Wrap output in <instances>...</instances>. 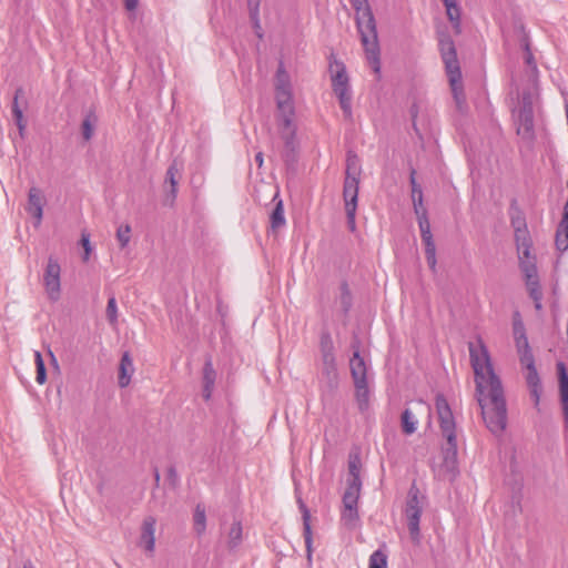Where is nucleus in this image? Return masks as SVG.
Instances as JSON below:
<instances>
[{"label": "nucleus", "instance_id": "nucleus-64", "mask_svg": "<svg viewBox=\"0 0 568 568\" xmlns=\"http://www.w3.org/2000/svg\"><path fill=\"white\" fill-rule=\"evenodd\" d=\"M23 568H36V567L33 566V564L30 560H28L24 562Z\"/></svg>", "mask_w": 568, "mask_h": 568}, {"label": "nucleus", "instance_id": "nucleus-39", "mask_svg": "<svg viewBox=\"0 0 568 568\" xmlns=\"http://www.w3.org/2000/svg\"><path fill=\"white\" fill-rule=\"evenodd\" d=\"M369 568H387L386 555L381 550L374 551L369 557Z\"/></svg>", "mask_w": 568, "mask_h": 568}, {"label": "nucleus", "instance_id": "nucleus-31", "mask_svg": "<svg viewBox=\"0 0 568 568\" xmlns=\"http://www.w3.org/2000/svg\"><path fill=\"white\" fill-rule=\"evenodd\" d=\"M341 520L343 525L348 529L355 528L359 520L357 507L343 508L341 514Z\"/></svg>", "mask_w": 568, "mask_h": 568}, {"label": "nucleus", "instance_id": "nucleus-12", "mask_svg": "<svg viewBox=\"0 0 568 568\" xmlns=\"http://www.w3.org/2000/svg\"><path fill=\"white\" fill-rule=\"evenodd\" d=\"M155 525L154 517L149 516L143 520L139 545L149 554H153L155 548Z\"/></svg>", "mask_w": 568, "mask_h": 568}, {"label": "nucleus", "instance_id": "nucleus-17", "mask_svg": "<svg viewBox=\"0 0 568 568\" xmlns=\"http://www.w3.org/2000/svg\"><path fill=\"white\" fill-rule=\"evenodd\" d=\"M133 373H134L133 359L129 352H124L122 354L120 365H119V376H118L119 386L122 388L126 387L131 382V377H132Z\"/></svg>", "mask_w": 568, "mask_h": 568}, {"label": "nucleus", "instance_id": "nucleus-7", "mask_svg": "<svg viewBox=\"0 0 568 568\" xmlns=\"http://www.w3.org/2000/svg\"><path fill=\"white\" fill-rule=\"evenodd\" d=\"M275 100L277 108L290 109V103H294L291 78L283 61H280L275 74Z\"/></svg>", "mask_w": 568, "mask_h": 568}, {"label": "nucleus", "instance_id": "nucleus-61", "mask_svg": "<svg viewBox=\"0 0 568 568\" xmlns=\"http://www.w3.org/2000/svg\"><path fill=\"white\" fill-rule=\"evenodd\" d=\"M34 361H36V366L39 365V364L44 363L43 358H42V355H41V353L39 351L34 352Z\"/></svg>", "mask_w": 568, "mask_h": 568}, {"label": "nucleus", "instance_id": "nucleus-24", "mask_svg": "<svg viewBox=\"0 0 568 568\" xmlns=\"http://www.w3.org/2000/svg\"><path fill=\"white\" fill-rule=\"evenodd\" d=\"M332 87L336 95H343L349 92L348 77L344 67L332 77Z\"/></svg>", "mask_w": 568, "mask_h": 568}, {"label": "nucleus", "instance_id": "nucleus-44", "mask_svg": "<svg viewBox=\"0 0 568 568\" xmlns=\"http://www.w3.org/2000/svg\"><path fill=\"white\" fill-rule=\"evenodd\" d=\"M530 247H531V243H530V240H529V236H526L524 234V237H523V242L521 244H518V251H519V258L521 257L523 260L525 261H530L531 255H530Z\"/></svg>", "mask_w": 568, "mask_h": 568}, {"label": "nucleus", "instance_id": "nucleus-10", "mask_svg": "<svg viewBox=\"0 0 568 568\" xmlns=\"http://www.w3.org/2000/svg\"><path fill=\"white\" fill-rule=\"evenodd\" d=\"M282 118V138L285 141V146L293 150L295 126L293 123L294 103H290V109L277 108Z\"/></svg>", "mask_w": 568, "mask_h": 568}, {"label": "nucleus", "instance_id": "nucleus-2", "mask_svg": "<svg viewBox=\"0 0 568 568\" xmlns=\"http://www.w3.org/2000/svg\"><path fill=\"white\" fill-rule=\"evenodd\" d=\"M355 10V20L366 59L375 73L381 72V50L377 37L376 21L368 0H351Z\"/></svg>", "mask_w": 568, "mask_h": 568}, {"label": "nucleus", "instance_id": "nucleus-16", "mask_svg": "<svg viewBox=\"0 0 568 568\" xmlns=\"http://www.w3.org/2000/svg\"><path fill=\"white\" fill-rule=\"evenodd\" d=\"M525 381L529 388L530 396L535 407H538L542 393L541 381L536 367L528 368L525 372Z\"/></svg>", "mask_w": 568, "mask_h": 568}, {"label": "nucleus", "instance_id": "nucleus-22", "mask_svg": "<svg viewBox=\"0 0 568 568\" xmlns=\"http://www.w3.org/2000/svg\"><path fill=\"white\" fill-rule=\"evenodd\" d=\"M24 95V91L22 88H18L14 92L13 101H12V115L16 122V125L19 129V133L23 136L24 130L27 128V122L23 116V111L19 105V99Z\"/></svg>", "mask_w": 568, "mask_h": 568}, {"label": "nucleus", "instance_id": "nucleus-54", "mask_svg": "<svg viewBox=\"0 0 568 568\" xmlns=\"http://www.w3.org/2000/svg\"><path fill=\"white\" fill-rule=\"evenodd\" d=\"M250 19L252 21L253 29H254L256 36L260 39H262L263 38V32H262V27H261V21H260V13H256V16L250 14Z\"/></svg>", "mask_w": 568, "mask_h": 568}, {"label": "nucleus", "instance_id": "nucleus-21", "mask_svg": "<svg viewBox=\"0 0 568 568\" xmlns=\"http://www.w3.org/2000/svg\"><path fill=\"white\" fill-rule=\"evenodd\" d=\"M216 378V372L213 367L212 361L209 358L205 361L204 367H203V398L205 400H209L212 396V392L214 388Z\"/></svg>", "mask_w": 568, "mask_h": 568}, {"label": "nucleus", "instance_id": "nucleus-55", "mask_svg": "<svg viewBox=\"0 0 568 568\" xmlns=\"http://www.w3.org/2000/svg\"><path fill=\"white\" fill-rule=\"evenodd\" d=\"M36 367H37L36 381L39 384H43L47 381L45 365H44V363H42V364L37 365Z\"/></svg>", "mask_w": 568, "mask_h": 568}, {"label": "nucleus", "instance_id": "nucleus-6", "mask_svg": "<svg viewBox=\"0 0 568 568\" xmlns=\"http://www.w3.org/2000/svg\"><path fill=\"white\" fill-rule=\"evenodd\" d=\"M517 134L524 139L534 138V106L530 92H524L521 95L517 116Z\"/></svg>", "mask_w": 568, "mask_h": 568}, {"label": "nucleus", "instance_id": "nucleus-63", "mask_svg": "<svg viewBox=\"0 0 568 568\" xmlns=\"http://www.w3.org/2000/svg\"><path fill=\"white\" fill-rule=\"evenodd\" d=\"M255 162L257 163V165L261 168L262 164H263V153L262 152H258L256 155H255Z\"/></svg>", "mask_w": 568, "mask_h": 568}, {"label": "nucleus", "instance_id": "nucleus-1", "mask_svg": "<svg viewBox=\"0 0 568 568\" xmlns=\"http://www.w3.org/2000/svg\"><path fill=\"white\" fill-rule=\"evenodd\" d=\"M475 374L476 397L487 428L500 435L507 426V405L500 378L496 375L489 352L479 338L468 343Z\"/></svg>", "mask_w": 568, "mask_h": 568}, {"label": "nucleus", "instance_id": "nucleus-53", "mask_svg": "<svg viewBox=\"0 0 568 568\" xmlns=\"http://www.w3.org/2000/svg\"><path fill=\"white\" fill-rule=\"evenodd\" d=\"M515 344H516L517 353H521V352L531 349L527 335L516 338Z\"/></svg>", "mask_w": 568, "mask_h": 568}, {"label": "nucleus", "instance_id": "nucleus-19", "mask_svg": "<svg viewBox=\"0 0 568 568\" xmlns=\"http://www.w3.org/2000/svg\"><path fill=\"white\" fill-rule=\"evenodd\" d=\"M300 509L302 511V518H303V535L306 546V552L308 560L312 559V544H313V536H312V528H311V514L308 508L305 506V504L298 499Z\"/></svg>", "mask_w": 568, "mask_h": 568}, {"label": "nucleus", "instance_id": "nucleus-30", "mask_svg": "<svg viewBox=\"0 0 568 568\" xmlns=\"http://www.w3.org/2000/svg\"><path fill=\"white\" fill-rule=\"evenodd\" d=\"M193 523H194L195 532L199 536L204 534V531L206 529V514H205V507L201 504H197L194 509Z\"/></svg>", "mask_w": 568, "mask_h": 568}, {"label": "nucleus", "instance_id": "nucleus-56", "mask_svg": "<svg viewBox=\"0 0 568 568\" xmlns=\"http://www.w3.org/2000/svg\"><path fill=\"white\" fill-rule=\"evenodd\" d=\"M168 480L173 486H176L179 483V476H178L175 467H173V466L169 467V469H168Z\"/></svg>", "mask_w": 568, "mask_h": 568}, {"label": "nucleus", "instance_id": "nucleus-26", "mask_svg": "<svg viewBox=\"0 0 568 568\" xmlns=\"http://www.w3.org/2000/svg\"><path fill=\"white\" fill-rule=\"evenodd\" d=\"M400 425L403 433L406 435H412L416 432L418 425V418L413 413L412 409L406 408L403 410L400 415Z\"/></svg>", "mask_w": 568, "mask_h": 568}, {"label": "nucleus", "instance_id": "nucleus-8", "mask_svg": "<svg viewBox=\"0 0 568 568\" xmlns=\"http://www.w3.org/2000/svg\"><path fill=\"white\" fill-rule=\"evenodd\" d=\"M61 267L59 262L50 256L43 274V285L49 298L53 302L60 298L61 293Z\"/></svg>", "mask_w": 568, "mask_h": 568}, {"label": "nucleus", "instance_id": "nucleus-50", "mask_svg": "<svg viewBox=\"0 0 568 568\" xmlns=\"http://www.w3.org/2000/svg\"><path fill=\"white\" fill-rule=\"evenodd\" d=\"M523 47H524V49L526 51V53H525V61H526V63L535 70L536 69V64H535V61H534V55H532V53H531V51L529 49V43H528L526 38L523 39Z\"/></svg>", "mask_w": 568, "mask_h": 568}, {"label": "nucleus", "instance_id": "nucleus-49", "mask_svg": "<svg viewBox=\"0 0 568 568\" xmlns=\"http://www.w3.org/2000/svg\"><path fill=\"white\" fill-rule=\"evenodd\" d=\"M356 209H357V206H353V205L351 207H345L347 224H348V227L351 231H354L356 227V223H355Z\"/></svg>", "mask_w": 568, "mask_h": 568}, {"label": "nucleus", "instance_id": "nucleus-62", "mask_svg": "<svg viewBox=\"0 0 568 568\" xmlns=\"http://www.w3.org/2000/svg\"><path fill=\"white\" fill-rule=\"evenodd\" d=\"M160 471L158 468H154V486L158 488L160 485Z\"/></svg>", "mask_w": 568, "mask_h": 568}, {"label": "nucleus", "instance_id": "nucleus-28", "mask_svg": "<svg viewBox=\"0 0 568 568\" xmlns=\"http://www.w3.org/2000/svg\"><path fill=\"white\" fill-rule=\"evenodd\" d=\"M347 483L362 485L361 480V458L358 455H349L348 458V478Z\"/></svg>", "mask_w": 568, "mask_h": 568}, {"label": "nucleus", "instance_id": "nucleus-35", "mask_svg": "<svg viewBox=\"0 0 568 568\" xmlns=\"http://www.w3.org/2000/svg\"><path fill=\"white\" fill-rule=\"evenodd\" d=\"M341 295H339V304L342 306L343 313L347 314L352 307V294L346 282H343L339 286Z\"/></svg>", "mask_w": 568, "mask_h": 568}, {"label": "nucleus", "instance_id": "nucleus-27", "mask_svg": "<svg viewBox=\"0 0 568 568\" xmlns=\"http://www.w3.org/2000/svg\"><path fill=\"white\" fill-rule=\"evenodd\" d=\"M361 160L353 151L347 152L345 176L361 179Z\"/></svg>", "mask_w": 568, "mask_h": 568}, {"label": "nucleus", "instance_id": "nucleus-40", "mask_svg": "<svg viewBox=\"0 0 568 568\" xmlns=\"http://www.w3.org/2000/svg\"><path fill=\"white\" fill-rule=\"evenodd\" d=\"M519 267L525 276V280L538 276L537 267L534 261H525L520 257Z\"/></svg>", "mask_w": 568, "mask_h": 568}, {"label": "nucleus", "instance_id": "nucleus-20", "mask_svg": "<svg viewBox=\"0 0 568 568\" xmlns=\"http://www.w3.org/2000/svg\"><path fill=\"white\" fill-rule=\"evenodd\" d=\"M420 237L425 245V256L429 268L436 271V245L430 230L420 231Z\"/></svg>", "mask_w": 568, "mask_h": 568}, {"label": "nucleus", "instance_id": "nucleus-42", "mask_svg": "<svg viewBox=\"0 0 568 568\" xmlns=\"http://www.w3.org/2000/svg\"><path fill=\"white\" fill-rule=\"evenodd\" d=\"M415 175H416V171H415V169H412L410 175H409V182H410V186H412V199H413L414 207H415V200L416 201L418 200L419 194H420V199L423 200V191H422L420 185L416 182Z\"/></svg>", "mask_w": 568, "mask_h": 568}, {"label": "nucleus", "instance_id": "nucleus-57", "mask_svg": "<svg viewBox=\"0 0 568 568\" xmlns=\"http://www.w3.org/2000/svg\"><path fill=\"white\" fill-rule=\"evenodd\" d=\"M260 3L261 0H247V7L250 14L256 16V13H260Z\"/></svg>", "mask_w": 568, "mask_h": 568}, {"label": "nucleus", "instance_id": "nucleus-38", "mask_svg": "<svg viewBox=\"0 0 568 568\" xmlns=\"http://www.w3.org/2000/svg\"><path fill=\"white\" fill-rule=\"evenodd\" d=\"M116 240L121 248H124L131 240V226L129 224L120 225L116 230Z\"/></svg>", "mask_w": 568, "mask_h": 568}, {"label": "nucleus", "instance_id": "nucleus-25", "mask_svg": "<svg viewBox=\"0 0 568 568\" xmlns=\"http://www.w3.org/2000/svg\"><path fill=\"white\" fill-rule=\"evenodd\" d=\"M362 485L358 484H349L347 483V487L343 495V508L348 507H357L358 498L361 495Z\"/></svg>", "mask_w": 568, "mask_h": 568}, {"label": "nucleus", "instance_id": "nucleus-18", "mask_svg": "<svg viewBox=\"0 0 568 568\" xmlns=\"http://www.w3.org/2000/svg\"><path fill=\"white\" fill-rule=\"evenodd\" d=\"M358 189L359 179L345 176L343 187L345 207L357 206Z\"/></svg>", "mask_w": 568, "mask_h": 568}, {"label": "nucleus", "instance_id": "nucleus-43", "mask_svg": "<svg viewBox=\"0 0 568 568\" xmlns=\"http://www.w3.org/2000/svg\"><path fill=\"white\" fill-rule=\"evenodd\" d=\"M105 313L110 324L115 325L118 321V306L114 297L109 298Z\"/></svg>", "mask_w": 568, "mask_h": 568}, {"label": "nucleus", "instance_id": "nucleus-58", "mask_svg": "<svg viewBox=\"0 0 568 568\" xmlns=\"http://www.w3.org/2000/svg\"><path fill=\"white\" fill-rule=\"evenodd\" d=\"M526 286H527L528 292L531 288H539L540 287V283H539L538 276L526 278Z\"/></svg>", "mask_w": 568, "mask_h": 568}, {"label": "nucleus", "instance_id": "nucleus-14", "mask_svg": "<svg viewBox=\"0 0 568 568\" xmlns=\"http://www.w3.org/2000/svg\"><path fill=\"white\" fill-rule=\"evenodd\" d=\"M555 245L556 248L561 253L568 250V200L564 205L562 217L556 230Z\"/></svg>", "mask_w": 568, "mask_h": 568}, {"label": "nucleus", "instance_id": "nucleus-48", "mask_svg": "<svg viewBox=\"0 0 568 568\" xmlns=\"http://www.w3.org/2000/svg\"><path fill=\"white\" fill-rule=\"evenodd\" d=\"M81 244L84 250L83 261L88 262L90 258V254L92 252V246L90 243V235L88 233H82L81 235Z\"/></svg>", "mask_w": 568, "mask_h": 568}, {"label": "nucleus", "instance_id": "nucleus-34", "mask_svg": "<svg viewBox=\"0 0 568 568\" xmlns=\"http://www.w3.org/2000/svg\"><path fill=\"white\" fill-rule=\"evenodd\" d=\"M446 13L449 19V21L453 23V27L457 33L460 32V9L457 6L456 1L453 3L447 4L446 7Z\"/></svg>", "mask_w": 568, "mask_h": 568}, {"label": "nucleus", "instance_id": "nucleus-37", "mask_svg": "<svg viewBox=\"0 0 568 568\" xmlns=\"http://www.w3.org/2000/svg\"><path fill=\"white\" fill-rule=\"evenodd\" d=\"M95 121L97 119L93 113H89L82 121L81 130L82 136L85 141H89L92 138Z\"/></svg>", "mask_w": 568, "mask_h": 568}, {"label": "nucleus", "instance_id": "nucleus-41", "mask_svg": "<svg viewBox=\"0 0 568 568\" xmlns=\"http://www.w3.org/2000/svg\"><path fill=\"white\" fill-rule=\"evenodd\" d=\"M320 352H321V354L334 352V343H333L332 336L328 332H323L321 334Z\"/></svg>", "mask_w": 568, "mask_h": 568}, {"label": "nucleus", "instance_id": "nucleus-59", "mask_svg": "<svg viewBox=\"0 0 568 568\" xmlns=\"http://www.w3.org/2000/svg\"><path fill=\"white\" fill-rule=\"evenodd\" d=\"M528 293H529V297H530L534 302H538V300H542V291H541V287H539V288H531Z\"/></svg>", "mask_w": 568, "mask_h": 568}, {"label": "nucleus", "instance_id": "nucleus-9", "mask_svg": "<svg viewBox=\"0 0 568 568\" xmlns=\"http://www.w3.org/2000/svg\"><path fill=\"white\" fill-rule=\"evenodd\" d=\"M321 396L322 400L331 397L337 389L339 376L337 366L321 367Z\"/></svg>", "mask_w": 568, "mask_h": 568}, {"label": "nucleus", "instance_id": "nucleus-51", "mask_svg": "<svg viewBox=\"0 0 568 568\" xmlns=\"http://www.w3.org/2000/svg\"><path fill=\"white\" fill-rule=\"evenodd\" d=\"M322 367L336 366L334 352L321 354Z\"/></svg>", "mask_w": 568, "mask_h": 568}, {"label": "nucleus", "instance_id": "nucleus-47", "mask_svg": "<svg viewBox=\"0 0 568 568\" xmlns=\"http://www.w3.org/2000/svg\"><path fill=\"white\" fill-rule=\"evenodd\" d=\"M513 331H514L515 339L526 335V329H525L524 323L520 320L518 312L515 314Z\"/></svg>", "mask_w": 568, "mask_h": 568}, {"label": "nucleus", "instance_id": "nucleus-23", "mask_svg": "<svg viewBox=\"0 0 568 568\" xmlns=\"http://www.w3.org/2000/svg\"><path fill=\"white\" fill-rule=\"evenodd\" d=\"M354 386L357 407L362 413H364L369 407V388L367 381H364L363 383L356 382L354 383Z\"/></svg>", "mask_w": 568, "mask_h": 568}, {"label": "nucleus", "instance_id": "nucleus-13", "mask_svg": "<svg viewBox=\"0 0 568 568\" xmlns=\"http://www.w3.org/2000/svg\"><path fill=\"white\" fill-rule=\"evenodd\" d=\"M559 375V394L562 406L565 428L568 430V373L562 362L557 364Z\"/></svg>", "mask_w": 568, "mask_h": 568}, {"label": "nucleus", "instance_id": "nucleus-4", "mask_svg": "<svg viewBox=\"0 0 568 568\" xmlns=\"http://www.w3.org/2000/svg\"><path fill=\"white\" fill-rule=\"evenodd\" d=\"M425 503L426 496L420 493L416 481H413L407 493L404 514L410 539L416 545L420 542L419 524Z\"/></svg>", "mask_w": 568, "mask_h": 568}, {"label": "nucleus", "instance_id": "nucleus-33", "mask_svg": "<svg viewBox=\"0 0 568 568\" xmlns=\"http://www.w3.org/2000/svg\"><path fill=\"white\" fill-rule=\"evenodd\" d=\"M242 541V525L234 521L227 534V546L230 549L236 548Z\"/></svg>", "mask_w": 568, "mask_h": 568}, {"label": "nucleus", "instance_id": "nucleus-32", "mask_svg": "<svg viewBox=\"0 0 568 568\" xmlns=\"http://www.w3.org/2000/svg\"><path fill=\"white\" fill-rule=\"evenodd\" d=\"M415 214L417 216L419 231L430 230V223L427 216V211L423 207V200L420 196L415 200Z\"/></svg>", "mask_w": 568, "mask_h": 568}, {"label": "nucleus", "instance_id": "nucleus-5", "mask_svg": "<svg viewBox=\"0 0 568 568\" xmlns=\"http://www.w3.org/2000/svg\"><path fill=\"white\" fill-rule=\"evenodd\" d=\"M438 45L446 73L452 85V90L457 98L458 90L462 88V72L457 59L455 43L448 33H438Z\"/></svg>", "mask_w": 568, "mask_h": 568}, {"label": "nucleus", "instance_id": "nucleus-29", "mask_svg": "<svg viewBox=\"0 0 568 568\" xmlns=\"http://www.w3.org/2000/svg\"><path fill=\"white\" fill-rule=\"evenodd\" d=\"M286 223V220H285V216H284V207H283V202L280 200L272 213H271V216H270V224H271V230L273 232H275L277 229L284 226Z\"/></svg>", "mask_w": 568, "mask_h": 568}, {"label": "nucleus", "instance_id": "nucleus-36", "mask_svg": "<svg viewBox=\"0 0 568 568\" xmlns=\"http://www.w3.org/2000/svg\"><path fill=\"white\" fill-rule=\"evenodd\" d=\"M178 173H179V170H178L176 165L172 164L169 166V169L166 171V175H165V182L170 183V185H171L170 193L172 195V200L175 199L176 193H178V180H176Z\"/></svg>", "mask_w": 568, "mask_h": 568}, {"label": "nucleus", "instance_id": "nucleus-46", "mask_svg": "<svg viewBox=\"0 0 568 568\" xmlns=\"http://www.w3.org/2000/svg\"><path fill=\"white\" fill-rule=\"evenodd\" d=\"M519 362L525 369L536 367L535 357L531 349L518 353Z\"/></svg>", "mask_w": 568, "mask_h": 568}, {"label": "nucleus", "instance_id": "nucleus-11", "mask_svg": "<svg viewBox=\"0 0 568 568\" xmlns=\"http://www.w3.org/2000/svg\"><path fill=\"white\" fill-rule=\"evenodd\" d=\"M352 348L354 352L352 358L349 359L351 375L354 383H363L364 381H367L366 364L359 354V342L357 339L352 343Z\"/></svg>", "mask_w": 568, "mask_h": 568}, {"label": "nucleus", "instance_id": "nucleus-60", "mask_svg": "<svg viewBox=\"0 0 568 568\" xmlns=\"http://www.w3.org/2000/svg\"><path fill=\"white\" fill-rule=\"evenodd\" d=\"M138 1L139 0H125V8H126V10H129V11L135 10L136 7H138Z\"/></svg>", "mask_w": 568, "mask_h": 568}, {"label": "nucleus", "instance_id": "nucleus-52", "mask_svg": "<svg viewBox=\"0 0 568 568\" xmlns=\"http://www.w3.org/2000/svg\"><path fill=\"white\" fill-rule=\"evenodd\" d=\"M514 226H515V240H516V244H521L523 242V237H524V234L526 236H528V232H527V229H526V224L525 222H520V224L524 225V229H521L519 225H516L515 222H513Z\"/></svg>", "mask_w": 568, "mask_h": 568}, {"label": "nucleus", "instance_id": "nucleus-15", "mask_svg": "<svg viewBox=\"0 0 568 568\" xmlns=\"http://www.w3.org/2000/svg\"><path fill=\"white\" fill-rule=\"evenodd\" d=\"M43 203L44 200L41 191L37 187H31L28 194L27 211L37 220V224L41 223L43 216Z\"/></svg>", "mask_w": 568, "mask_h": 568}, {"label": "nucleus", "instance_id": "nucleus-3", "mask_svg": "<svg viewBox=\"0 0 568 568\" xmlns=\"http://www.w3.org/2000/svg\"><path fill=\"white\" fill-rule=\"evenodd\" d=\"M435 406L439 419L440 430L446 439V446L443 448V467L447 473L452 475V478H454L457 474V438L455 432V419L448 402L443 395L436 396Z\"/></svg>", "mask_w": 568, "mask_h": 568}, {"label": "nucleus", "instance_id": "nucleus-45", "mask_svg": "<svg viewBox=\"0 0 568 568\" xmlns=\"http://www.w3.org/2000/svg\"><path fill=\"white\" fill-rule=\"evenodd\" d=\"M339 100L341 109L343 110V113L345 118L352 116V95L351 93H346L343 95H337Z\"/></svg>", "mask_w": 568, "mask_h": 568}]
</instances>
